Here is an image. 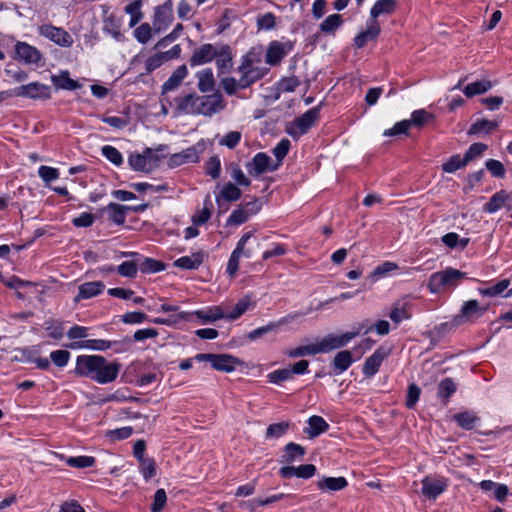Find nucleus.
<instances>
[{
	"instance_id": "obj_52",
	"label": "nucleus",
	"mask_w": 512,
	"mask_h": 512,
	"mask_svg": "<svg viewBox=\"0 0 512 512\" xmlns=\"http://www.w3.org/2000/svg\"><path fill=\"white\" fill-rule=\"evenodd\" d=\"M205 171L213 179L219 178L221 172V162L217 155L209 158L205 164Z\"/></svg>"
},
{
	"instance_id": "obj_14",
	"label": "nucleus",
	"mask_w": 512,
	"mask_h": 512,
	"mask_svg": "<svg viewBox=\"0 0 512 512\" xmlns=\"http://www.w3.org/2000/svg\"><path fill=\"white\" fill-rule=\"evenodd\" d=\"M447 487L444 479L425 477L422 480V494L429 499H435L442 494Z\"/></svg>"
},
{
	"instance_id": "obj_48",
	"label": "nucleus",
	"mask_w": 512,
	"mask_h": 512,
	"mask_svg": "<svg viewBox=\"0 0 512 512\" xmlns=\"http://www.w3.org/2000/svg\"><path fill=\"white\" fill-rule=\"evenodd\" d=\"M67 465L75 468L91 467L95 464V458L92 456H77L66 459Z\"/></svg>"
},
{
	"instance_id": "obj_61",
	"label": "nucleus",
	"mask_w": 512,
	"mask_h": 512,
	"mask_svg": "<svg viewBox=\"0 0 512 512\" xmlns=\"http://www.w3.org/2000/svg\"><path fill=\"white\" fill-rule=\"evenodd\" d=\"M270 382L279 384L280 382L286 381L292 378V371L289 368L279 369L268 374Z\"/></svg>"
},
{
	"instance_id": "obj_16",
	"label": "nucleus",
	"mask_w": 512,
	"mask_h": 512,
	"mask_svg": "<svg viewBox=\"0 0 512 512\" xmlns=\"http://www.w3.org/2000/svg\"><path fill=\"white\" fill-rule=\"evenodd\" d=\"M242 361L229 354H213L211 366L221 372H232Z\"/></svg>"
},
{
	"instance_id": "obj_38",
	"label": "nucleus",
	"mask_w": 512,
	"mask_h": 512,
	"mask_svg": "<svg viewBox=\"0 0 512 512\" xmlns=\"http://www.w3.org/2000/svg\"><path fill=\"white\" fill-rule=\"evenodd\" d=\"M353 362L352 354L348 350L338 352L333 360V365L339 373L347 370Z\"/></svg>"
},
{
	"instance_id": "obj_23",
	"label": "nucleus",
	"mask_w": 512,
	"mask_h": 512,
	"mask_svg": "<svg viewBox=\"0 0 512 512\" xmlns=\"http://www.w3.org/2000/svg\"><path fill=\"white\" fill-rule=\"evenodd\" d=\"M485 310V308H480L477 300H469L462 306L461 314L457 316V320L459 323H464L474 316H481Z\"/></svg>"
},
{
	"instance_id": "obj_17",
	"label": "nucleus",
	"mask_w": 512,
	"mask_h": 512,
	"mask_svg": "<svg viewBox=\"0 0 512 512\" xmlns=\"http://www.w3.org/2000/svg\"><path fill=\"white\" fill-rule=\"evenodd\" d=\"M388 354V350L384 349L383 347L378 348L370 357L366 359L363 366V373L367 377L374 376Z\"/></svg>"
},
{
	"instance_id": "obj_24",
	"label": "nucleus",
	"mask_w": 512,
	"mask_h": 512,
	"mask_svg": "<svg viewBox=\"0 0 512 512\" xmlns=\"http://www.w3.org/2000/svg\"><path fill=\"white\" fill-rule=\"evenodd\" d=\"M204 260V253L202 251L193 253L191 256H183L174 262V266L185 270L197 269Z\"/></svg>"
},
{
	"instance_id": "obj_4",
	"label": "nucleus",
	"mask_w": 512,
	"mask_h": 512,
	"mask_svg": "<svg viewBox=\"0 0 512 512\" xmlns=\"http://www.w3.org/2000/svg\"><path fill=\"white\" fill-rule=\"evenodd\" d=\"M319 118V108L314 107L295 119L293 124L287 129V132L293 138H299L315 124Z\"/></svg>"
},
{
	"instance_id": "obj_29",
	"label": "nucleus",
	"mask_w": 512,
	"mask_h": 512,
	"mask_svg": "<svg viewBox=\"0 0 512 512\" xmlns=\"http://www.w3.org/2000/svg\"><path fill=\"white\" fill-rule=\"evenodd\" d=\"M290 317H283L277 322H271L265 326L259 327L251 332L248 333L247 338L250 340H256L260 337H262L264 334H267L269 332L276 331V329L283 325L287 324L289 322Z\"/></svg>"
},
{
	"instance_id": "obj_44",
	"label": "nucleus",
	"mask_w": 512,
	"mask_h": 512,
	"mask_svg": "<svg viewBox=\"0 0 512 512\" xmlns=\"http://www.w3.org/2000/svg\"><path fill=\"white\" fill-rule=\"evenodd\" d=\"M320 353L318 343L299 346L288 352V356L291 358H297L302 356L315 355Z\"/></svg>"
},
{
	"instance_id": "obj_6",
	"label": "nucleus",
	"mask_w": 512,
	"mask_h": 512,
	"mask_svg": "<svg viewBox=\"0 0 512 512\" xmlns=\"http://www.w3.org/2000/svg\"><path fill=\"white\" fill-rule=\"evenodd\" d=\"M204 149V143L198 142L192 147L171 155L168 161V165L171 168H174L185 163H197L199 161V154L202 153Z\"/></svg>"
},
{
	"instance_id": "obj_9",
	"label": "nucleus",
	"mask_w": 512,
	"mask_h": 512,
	"mask_svg": "<svg viewBox=\"0 0 512 512\" xmlns=\"http://www.w3.org/2000/svg\"><path fill=\"white\" fill-rule=\"evenodd\" d=\"M358 334H359L358 331L347 332L340 336L330 334V335L324 337L318 343L319 351H320V353H325V352H329V351L337 349V348H341V347L345 346L353 338H355Z\"/></svg>"
},
{
	"instance_id": "obj_58",
	"label": "nucleus",
	"mask_w": 512,
	"mask_h": 512,
	"mask_svg": "<svg viewBox=\"0 0 512 512\" xmlns=\"http://www.w3.org/2000/svg\"><path fill=\"white\" fill-rule=\"evenodd\" d=\"M252 237V232H246L242 235V237L239 239L236 248L232 252V254L238 256L239 258L241 256L250 257L251 253L249 250H245V245L247 241Z\"/></svg>"
},
{
	"instance_id": "obj_35",
	"label": "nucleus",
	"mask_w": 512,
	"mask_h": 512,
	"mask_svg": "<svg viewBox=\"0 0 512 512\" xmlns=\"http://www.w3.org/2000/svg\"><path fill=\"white\" fill-rule=\"evenodd\" d=\"M251 303V297L249 295L244 296L235 304L231 312L225 314V319L231 321L238 319L249 309Z\"/></svg>"
},
{
	"instance_id": "obj_64",
	"label": "nucleus",
	"mask_w": 512,
	"mask_h": 512,
	"mask_svg": "<svg viewBox=\"0 0 512 512\" xmlns=\"http://www.w3.org/2000/svg\"><path fill=\"white\" fill-rule=\"evenodd\" d=\"M487 149V145L483 143H473L469 149L466 151L464 157L466 161L469 163L471 160L479 157L483 154V152Z\"/></svg>"
},
{
	"instance_id": "obj_53",
	"label": "nucleus",
	"mask_w": 512,
	"mask_h": 512,
	"mask_svg": "<svg viewBox=\"0 0 512 512\" xmlns=\"http://www.w3.org/2000/svg\"><path fill=\"white\" fill-rule=\"evenodd\" d=\"M117 271L121 276L134 278L138 271V262L125 261L118 266Z\"/></svg>"
},
{
	"instance_id": "obj_39",
	"label": "nucleus",
	"mask_w": 512,
	"mask_h": 512,
	"mask_svg": "<svg viewBox=\"0 0 512 512\" xmlns=\"http://www.w3.org/2000/svg\"><path fill=\"white\" fill-rule=\"evenodd\" d=\"M454 420L461 428L470 430L474 427L475 423L479 420L474 412L464 411L453 416Z\"/></svg>"
},
{
	"instance_id": "obj_13",
	"label": "nucleus",
	"mask_w": 512,
	"mask_h": 512,
	"mask_svg": "<svg viewBox=\"0 0 512 512\" xmlns=\"http://www.w3.org/2000/svg\"><path fill=\"white\" fill-rule=\"evenodd\" d=\"M270 164L271 158L267 154L259 152L246 167L250 175L257 177L266 171L276 169V166L271 167Z\"/></svg>"
},
{
	"instance_id": "obj_51",
	"label": "nucleus",
	"mask_w": 512,
	"mask_h": 512,
	"mask_svg": "<svg viewBox=\"0 0 512 512\" xmlns=\"http://www.w3.org/2000/svg\"><path fill=\"white\" fill-rule=\"evenodd\" d=\"M456 391V385L451 378L443 379L438 386V396L448 399Z\"/></svg>"
},
{
	"instance_id": "obj_18",
	"label": "nucleus",
	"mask_w": 512,
	"mask_h": 512,
	"mask_svg": "<svg viewBox=\"0 0 512 512\" xmlns=\"http://www.w3.org/2000/svg\"><path fill=\"white\" fill-rule=\"evenodd\" d=\"M315 472L316 467L313 464H304L298 467L284 466L279 470V474L283 478H291L292 476H297L299 478L308 479L314 476Z\"/></svg>"
},
{
	"instance_id": "obj_10",
	"label": "nucleus",
	"mask_w": 512,
	"mask_h": 512,
	"mask_svg": "<svg viewBox=\"0 0 512 512\" xmlns=\"http://www.w3.org/2000/svg\"><path fill=\"white\" fill-rule=\"evenodd\" d=\"M15 54L18 60L26 64H38L42 59L40 51L26 42L19 41L15 44Z\"/></svg>"
},
{
	"instance_id": "obj_42",
	"label": "nucleus",
	"mask_w": 512,
	"mask_h": 512,
	"mask_svg": "<svg viewBox=\"0 0 512 512\" xmlns=\"http://www.w3.org/2000/svg\"><path fill=\"white\" fill-rule=\"evenodd\" d=\"M434 120V115L425 109L415 110L411 115V126L422 128L424 125Z\"/></svg>"
},
{
	"instance_id": "obj_8",
	"label": "nucleus",
	"mask_w": 512,
	"mask_h": 512,
	"mask_svg": "<svg viewBox=\"0 0 512 512\" xmlns=\"http://www.w3.org/2000/svg\"><path fill=\"white\" fill-rule=\"evenodd\" d=\"M16 96L27 97L31 99H49L50 87L39 82H32L22 85L14 90Z\"/></svg>"
},
{
	"instance_id": "obj_55",
	"label": "nucleus",
	"mask_w": 512,
	"mask_h": 512,
	"mask_svg": "<svg viewBox=\"0 0 512 512\" xmlns=\"http://www.w3.org/2000/svg\"><path fill=\"white\" fill-rule=\"evenodd\" d=\"M189 315L190 314L187 312H178L176 315H172L168 318H159V317L154 318L152 320V323L157 324V325L171 326V325L178 323L181 320H187Z\"/></svg>"
},
{
	"instance_id": "obj_49",
	"label": "nucleus",
	"mask_w": 512,
	"mask_h": 512,
	"mask_svg": "<svg viewBox=\"0 0 512 512\" xmlns=\"http://www.w3.org/2000/svg\"><path fill=\"white\" fill-rule=\"evenodd\" d=\"M510 285V280L508 279H503L501 281H499L497 284L491 286V287H488V288H485V289H480V293L484 296H489V297H493V296H497L499 294H501L502 292H504Z\"/></svg>"
},
{
	"instance_id": "obj_27",
	"label": "nucleus",
	"mask_w": 512,
	"mask_h": 512,
	"mask_svg": "<svg viewBox=\"0 0 512 512\" xmlns=\"http://www.w3.org/2000/svg\"><path fill=\"white\" fill-rule=\"evenodd\" d=\"M51 80L57 89L64 90H76L80 87V84L69 77L67 71H63L60 75H53Z\"/></svg>"
},
{
	"instance_id": "obj_62",
	"label": "nucleus",
	"mask_w": 512,
	"mask_h": 512,
	"mask_svg": "<svg viewBox=\"0 0 512 512\" xmlns=\"http://www.w3.org/2000/svg\"><path fill=\"white\" fill-rule=\"evenodd\" d=\"M167 501L166 492L160 488L155 492L154 500L151 505V512H161Z\"/></svg>"
},
{
	"instance_id": "obj_34",
	"label": "nucleus",
	"mask_w": 512,
	"mask_h": 512,
	"mask_svg": "<svg viewBox=\"0 0 512 512\" xmlns=\"http://www.w3.org/2000/svg\"><path fill=\"white\" fill-rule=\"evenodd\" d=\"M396 0H378L371 8V18L376 19L381 14H391L396 8Z\"/></svg>"
},
{
	"instance_id": "obj_32",
	"label": "nucleus",
	"mask_w": 512,
	"mask_h": 512,
	"mask_svg": "<svg viewBox=\"0 0 512 512\" xmlns=\"http://www.w3.org/2000/svg\"><path fill=\"white\" fill-rule=\"evenodd\" d=\"M198 77V89L203 92H210L214 89L215 80L213 72L210 68L204 69L197 74Z\"/></svg>"
},
{
	"instance_id": "obj_31",
	"label": "nucleus",
	"mask_w": 512,
	"mask_h": 512,
	"mask_svg": "<svg viewBox=\"0 0 512 512\" xmlns=\"http://www.w3.org/2000/svg\"><path fill=\"white\" fill-rule=\"evenodd\" d=\"M284 45L274 41L269 45L266 53V62L270 65L278 64L285 55Z\"/></svg>"
},
{
	"instance_id": "obj_15",
	"label": "nucleus",
	"mask_w": 512,
	"mask_h": 512,
	"mask_svg": "<svg viewBox=\"0 0 512 512\" xmlns=\"http://www.w3.org/2000/svg\"><path fill=\"white\" fill-rule=\"evenodd\" d=\"M147 208V204L138 205L136 207H129L120 205L117 203H110L107 206V210L109 211V218L117 225H122L125 222V214L127 210H133L135 212H142Z\"/></svg>"
},
{
	"instance_id": "obj_1",
	"label": "nucleus",
	"mask_w": 512,
	"mask_h": 512,
	"mask_svg": "<svg viewBox=\"0 0 512 512\" xmlns=\"http://www.w3.org/2000/svg\"><path fill=\"white\" fill-rule=\"evenodd\" d=\"M120 368V364L108 363L103 356L81 355L76 359L74 373L81 377H90L97 383L106 384L117 378Z\"/></svg>"
},
{
	"instance_id": "obj_28",
	"label": "nucleus",
	"mask_w": 512,
	"mask_h": 512,
	"mask_svg": "<svg viewBox=\"0 0 512 512\" xmlns=\"http://www.w3.org/2000/svg\"><path fill=\"white\" fill-rule=\"evenodd\" d=\"M305 455V449L299 444L288 443L284 447V453L281 456L282 463H292L298 458H302Z\"/></svg>"
},
{
	"instance_id": "obj_60",
	"label": "nucleus",
	"mask_w": 512,
	"mask_h": 512,
	"mask_svg": "<svg viewBox=\"0 0 512 512\" xmlns=\"http://www.w3.org/2000/svg\"><path fill=\"white\" fill-rule=\"evenodd\" d=\"M249 217L250 216L247 214V212L244 211L240 206L231 213V215L227 219V225H240L246 222L249 219Z\"/></svg>"
},
{
	"instance_id": "obj_45",
	"label": "nucleus",
	"mask_w": 512,
	"mask_h": 512,
	"mask_svg": "<svg viewBox=\"0 0 512 512\" xmlns=\"http://www.w3.org/2000/svg\"><path fill=\"white\" fill-rule=\"evenodd\" d=\"M141 5H142L141 0H135L125 7V12L130 14V16H131V19H130L131 27H133L138 22H140V20L143 17L142 12L140 11Z\"/></svg>"
},
{
	"instance_id": "obj_56",
	"label": "nucleus",
	"mask_w": 512,
	"mask_h": 512,
	"mask_svg": "<svg viewBox=\"0 0 512 512\" xmlns=\"http://www.w3.org/2000/svg\"><path fill=\"white\" fill-rule=\"evenodd\" d=\"M102 154L113 164L119 166L123 163L121 153L113 146L105 145L102 147Z\"/></svg>"
},
{
	"instance_id": "obj_37",
	"label": "nucleus",
	"mask_w": 512,
	"mask_h": 512,
	"mask_svg": "<svg viewBox=\"0 0 512 512\" xmlns=\"http://www.w3.org/2000/svg\"><path fill=\"white\" fill-rule=\"evenodd\" d=\"M194 314L205 323L225 318V314L219 306L211 307L208 310H198Z\"/></svg>"
},
{
	"instance_id": "obj_11",
	"label": "nucleus",
	"mask_w": 512,
	"mask_h": 512,
	"mask_svg": "<svg viewBox=\"0 0 512 512\" xmlns=\"http://www.w3.org/2000/svg\"><path fill=\"white\" fill-rule=\"evenodd\" d=\"M173 19L172 2L167 1L156 8L154 14L153 27L156 32L166 28Z\"/></svg>"
},
{
	"instance_id": "obj_19",
	"label": "nucleus",
	"mask_w": 512,
	"mask_h": 512,
	"mask_svg": "<svg viewBox=\"0 0 512 512\" xmlns=\"http://www.w3.org/2000/svg\"><path fill=\"white\" fill-rule=\"evenodd\" d=\"M217 54L216 48L211 44H204L197 48L190 58L191 66H198L210 62Z\"/></svg>"
},
{
	"instance_id": "obj_20",
	"label": "nucleus",
	"mask_w": 512,
	"mask_h": 512,
	"mask_svg": "<svg viewBox=\"0 0 512 512\" xmlns=\"http://www.w3.org/2000/svg\"><path fill=\"white\" fill-rule=\"evenodd\" d=\"M105 285L101 281L86 282L79 286L78 294L75 297V302L81 299H89L99 295L104 290Z\"/></svg>"
},
{
	"instance_id": "obj_5",
	"label": "nucleus",
	"mask_w": 512,
	"mask_h": 512,
	"mask_svg": "<svg viewBox=\"0 0 512 512\" xmlns=\"http://www.w3.org/2000/svg\"><path fill=\"white\" fill-rule=\"evenodd\" d=\"M39 34L62 47H70L73 44V38L67 31L51 24L41 25Z\"/></svg>"
},
{
	"instance_id": "obj_57",
	"label": "nucleus",
	"mask_w": 512,
	"mask_h": 512,
	"mask_svg": "<svg viewBox=\"0 0 512 512\" xmlns=\"http://www.w3.org/2000/svg\"><path fill=\"white\" fill-rule=\"evenodd\" d=\"M221 196L227 201H237L241 197V190L236 185L228 183L222 189Z\"/></svg>"
},
{
	"instance_id": "obj_41",
	"label": "nucleus",
	"mask_w": 512,
	"mask_h": 512,
	"mask_svg": "<svg viewBox=\"0 0 512 512\" xmlns=\"http://www.w3.org/2000/svg\"><path fill=\"white\" fill-rule=\"evenodd\" d=\"M497 128V123L482 119L476 121L469 129L468 134L469 135H477L480 133H490L491 131L495 130Z\"/></svg>"
},
{
	"instance_id": "obj_40",
	"label": "nucleus",
	"mask_w": 512,
	"mask_h": 512,
	"mask_svg": "<svg viewBox=\"0 0 512 512\" xmlns=\"http://www.w3.org/2000/svg\"><path fill=\"white\" fill-rule=\"evenodd\" d=\"M138 270L143 273H155L164 270V264L152 258L138 259Z\"/></svg>"
},
{
	"instance_id": "obj_47",
	"label": "nucleus",
	"mask_w": 512,
	"mask_h": 512,
	"mask_svg": "<svg viewBox=\"0 0 512 512\" xmlns=\"http://www.w3.org/2000/svg\"><path fill=\"white\" fill-rule=\"evenodd\" d=\"M211 206H212V203L210 200V196L208 195L204 201L203 209L199 213H197L193 216V218H192L193 223L196 225H201V224L206 223L211 217V210H210Z\"/></svg>"
},
{
	"instance_id": "obj_36",
	"label": "nucleus",
	"mask_w": 512,
	"mask_h": 512,
	"mask_svg": "<svg viewBox=\"0 0 512 512\" xmlns=\"http://www.w3.org/2000/svg\"><path fill=\"white\" fill-rule=\"evenodd\" d=\"M147 156L143 153L131 154L128 158L129 166L139 172L150 173L151 167H148Z\"/></svg>"
},
{
	"instance_id": "obj_30",
	"label": "nucleus",
	"mask_w": 512,
	"mask_h": 512,
	"mask_svg": "<svg viewBox=\"0 0 512 512\" xmlns=\"http://www.w3.org/2000/svg\"><path fill=\"white\" fill-rule=\"evenodd\" d=\"M215 58L220 73H224L232 67V56L229 46H222L221 49L217 51Z\"/></svg>"
},
{
	"instance_id": "obj_22",
	"label": "nucleus",
	"mask_w": 512,
	"mask_h": 512,
	"mask_svg": "<svg viewBox=\"0 0 512 512\" xmlns=\"http://www.w3.org/2000/svg\"><path fill=\"white\" fill-rule=\"evenodd\" d=\"M188 75L186 65L179 66L162 86V94L177 89L183 79Z\"/></svg>"
},
{
	"instance_id": "obj_26",
	"label": "nucleus",
	"mask_w": 512,
	"mask_h": 512,
	"mask_svg": "<svg viewBox=\"0 0 512 512\" xmlns=\"http://www.w3.org/2000/svg\"><path fill=\"white\" fill-rule=\"evenodd\" d=\"M348 485L344 477H324L317 482V487L320 490L339 491Z\"/></svg>"
},
{
	"instance_id": "obj_7",
	"label": "nucleus",
	"mask_w": 512,
	"mask_h": 512,
	"mask_svg": "<svg viewBox=\"0 0 512 512\" xmlns=\"http://www.w3.org/2000/svg\"><path fill=\"white\" fill-rule=\"evenodd\" d=\"M238 70L242 73L239 84L241 89H245L260 80L267 71L265 68L253 67L252 61L248 57L243 60Z\"/></svg>"
},
{
	"instance_id": "obj_2",
	"label": "nucleus",
	"mask_w": 512,
	"mask_h": 512,
	"mask_svg": "<svg viewBox=\"0 0 512 512\" xmlns=\"http://www.w3.org/2000/svg\"><path fill=\"white\" fill-rule=\"evenodd\" d=\"M464 278H466L464 272L448 267L430 276L428 289L431 293H439L445 289L457 286Z\"/></svg>"
},
{
	"instance_id": "obj_46",
	"label": "nucleus",
	"mask_w": 512,
	"mask_h": 512,
	"mask_svg": "<svg viewBox=\"0 0 512 512\" xmlns=\"http://www.w3.org/2000/svg\"><path fill=\"white\" fill-rule=\"evenodd\" d=\"M468 162L465 157L461 158L460 155H454L442 165V169L447 173H454L458 169L466 166Z\"/></svg>"
},
{
	"instance_id": "obj_12",
	"label": "nucleus",
	"mask_w": 512,
	"mask_h": 512,
	"mask_svg": "<svg viewBox=\"0 0 512 512\" xmlns=\"http://www.w3.org/2000/svg\"><path fill=\"white\" fill-rule=\"evenodd\" d=\"M506 207L512 209V193L506 190L496 192L490 200L484 205V211L488 213H495L500 208Z\"/></svg>"
},
{
	"instance_id": "obj_50",
	"label": "nucleus",
	"mask_w": 512,
	"mask_h": 512,
	"mask_svg": "<svg viewBox=\"0 0 512 512\" xmlns=\"http://www.w3.org/2000/svg\"><path fill=\"white\" fill-rule=\"evenodd\" d=\"M288 428H289L288 422H279V423L271 424L268 426V428L266 430V438L278 439L287 432Z\"/></svg>"
},
{
	"instance_id": "obj_43",
	"label": "nucleus",
	"mask_w": 512,
	"mask_h": 512,
	"mask_svg": "<svg viewBox=\"0 0 512 512\" xmlns=\"http://www.w3.org/2000/svg\"><path fill=\"white\" fill-rule=\"evenodd\" d=\"M342 17L339 14L329 15L321 24L320 30L324 33H334L342 24Z\"/></svg>"
},
{
	"instance_id": "obj_33",
	"label": "nucleus",
	"mask_w": 512,
	"mask_h": 512,
	"mask_svg": "<svg viewBox=\"0 0 512 512\" xmlns=\"http://www.w3.org/2000/svg\"><path fill=\"white\" fill-rule=\"evenodd\" d=\"M492 88V83L488 80L475 81L465 86L463 93L467 97L481 95Z\"/></svg>"
},
{
	"instance_id": "obj_21",
	"label": "nucleus",
	"mask_w": 512,
	"mask_h": 512,
	"mask_svg": "<svg viewBox=\"0 0 512 512\" xmlns=\"http://www.w3.org/2000/svg\"><path fill=\"white\" fill-rule=\"evenodd\" d=\"M197 98L198 95L194 93L187 94L183 97H177L175 99L177 111L183 114L197 115Z\"/></svg>"
},
{
	"instance_id": "obj_3",
	"label": "nucleus",
	"mask_w": 512,
	"mask_h": 512,
	"mask_svg": "<svg viewBox=\"0 0 512 512\" xmlns=\"http://www.w3.org/2000/svg\"><path fill=\"white\" fill-rule=\"evenodd\" d=\"M197 115L212 116L219 113L225 108V101L221 94L214 93L211 95L198 96L197 98Z\"/></svg>"
},
{
	"instance_id": "obj_25",
	"label": "nucleus",
	"mask_w": 512,
	"mask_h": 512,
	"mask_svg": "<svg viewBox=\"0 0 512 512\" xmlns=\"http://www.w3.org/2000/svg\"><path fill=\"white\" fill-rule=\"evenodd\" d=\"M308 427L305 428L304 432L309 438H315L318 435L326 432L329 428V424L320 416H311L308 420Z\"/></svg>"
},
{
	"instance_id": "obj_59",
	"label": "nucleus",
	"mask_w": 512,
	"mask_h": 512,
	"mask_svg": "<svg viewBox=\"0 0 512 512\" xmlns=\"http://www.w3.org/2000/svg\"><path fill=\"white\" fill-rule=\"evenodd\" d=\"M50 359L57 367H64L70 359V353L67 350H55L51 352Z\"/></svg>"
},
{
	"instance_id": "obj_63",
	"label": "nucleus",
	"mask_w": 512,
	"mask_h": 512,
	"mask_svg": "<svg viewBox=\"0 0 512 512\" xmlns=\"http://www.w3.org/2000/svg\"><path fill=\"white\" fill-rule=\"evenodd\" d=\"M485 166L494 177L503 178L505 176V168L500 161L489 159Z\"/></svg>"
},
{
	"instance_id": "obj_54",
	"label": "nucleus",
	"mask_w": 512,
	"mask_h": 512,
	"mask_svg": "<svg viewBox=\"0 0 512 512\" xmlns=\"http://www.w3.org/2000/svg\"><path fill=\"white\" fill-rule=\"evenodd\" d=\"M389 317L395 323H400L403 319H408L410 317L406 304L396 303L392 308Z\"/></svg>"
}]
</instances>
